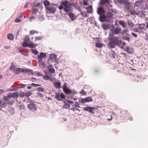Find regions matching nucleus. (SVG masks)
<instances>
[{
    "instance_id": "nucleus-1",
    "label": "nucleus",
    "mask_w": 148,
    "mask_h": 148,
    "mask_svg": "<svg viewBox=\"0 0 148 148\" xmlns=\"http://www.w3.org/2000/svg\"><path fill=\"white\" fill-rule=\"evenodd\" d=\"M57 7L58 5L57 4L51 3L49 6L46 7V10H47L46 12L49 14H53L56 12V8Z\"/></svg>"
},
{
    "instance_id": "nucleus-2",
    "label": "nucleus",
    "mask_w": 148,
    "mask_h": 148,
    "mask_svg": "<svg viewBox=\"0 0 148 148\" xmlns=\"http://www.w3.org/2000/svg\"><path fill=\"white\" fill-rule=\"evenodd\" d=\"M35 103V102L31 101L27 106L29 109L33 112L36 111L37 109V106L36 105Z\"/></svg>"
},
{
    "instance_id": "nucleus-3",
    "label": "nucleus",
    "mask_w": 148,
    "mask_h": 148,
    "mask_svg": "<svg viewBox=\"0 0 148 148\" xmlns=\"http://www.w3.org/2000/svg\"><path fill=\"white\" fill-rule=\"evenodd\" d=\"M65 96L63 93L59 94V93L56 92L55 93V98L57 99L58 101H61L63 99L65 98Z\"/></svg>"
},
{
    "instance_id": "nucleus-4",
    "label": "nucleus",
    "mask_w": 148,
    "mask_h": 148,
    "mask_svg": "<svg viewBox=\"0 0 148 148\" xmlns=\"http://www.w3.org/2000/svg\"><path fill=\"white\" fill-rule=\"evenodd\" d=\"M67 85L68 84L66 83L65 82L62 87L63 91L66 94H67V93H70L71 92V89L67 88Z\"/></svg>"
},
{
    "instance_id": "nucleus-5",
    "label": "nucleus",
    "mask_w": 148,
    "mask_h": 148,
    "mask_svg": "<svg viewBox=\"0 0 148 148\" xmlns=\"http://www.w3.org/2000/svg\"><path fill=\"white\" fill-rule=\"evenodd\" d=\"M95 109V107H87L83 108V110H84L88 111L89 112L92 114H94L95 113L94 110Z\"/></svg>"
},
{
    "instance_id": "nucleus-6",
    "label": "nucleus",
    "mask_w": 148,
    "mask_h": 148,
    "mask_svg": "<svg viewBox=\"0 0 148 148\" xmlns=\"http://www.w3.org/2000/svg\"><path fill=\"white\" fill-rule=\"evenodd\" d=\"M99 20L101 22H107L108 20L106 15L104 14L99 15Z\"/></svg>"
},
{
    "instance_id": "nucleus-7",
    "label": "nucleus",
    "mask_w": 148,
    "mask_h": 148,
    "mask_svg": "<svg viewBox=\"0 0 148 148\" xmlns=\"http://www.w3.org/2000/svg\"><path fill=\"white\" fill-rule=\"evenodd\" d=\"M97 12L99 15H100L105 14V11L102 7H99L97 8Z\"/></svg>"
},
{
    "instance_id": "nucleus-8",
    "label": "nucleus",
    "mask_w": 148,
    "mask_h": 148,
    "mask_svg": "<svg viewBox=\"0 0 148 148\" xmlns=\"http://www.w3.org/2000/svg\"><path fill=\"white\" fill-rule=\"evenodd\" d=\"M136 25L138 26V29L140 30H141L143 31V30H145L146 28L145 27V24L144 23L137 24Z\"/></svg>"
},
{
    "instance_id": "nucleus-9",
    "label": "nucleus",
    "mask_w": 148,
    "mask_h": 148,
    "mask_svg": "<svg viewBox=\"0 0 148 148\" xmlns=\"http://www.w3.org/2000/svg\"><path fill=\"white\" fill-rule=\"evenodd\" d=\"M71 90V93H67V94H70L73 93V95L72 96H71L70 97H69L68 98H70L72 99L76 100V99L73 98V96L74 95L76 94L77 93V91L74 89H73V90Z\"/></svg>"
},
{
    "instance_id": "nucleus-10",
    "label": "nucleus",
    "mask_w": 148,
    "mask_h": 148,
    "mask_svg": "<svg viewBox=\"0 0 148 148\" xmlns=\"http://www.w3.org/2000/svg\"><path fill=\"white\" fill-rule=\"evenodd\" d=\"M54 87L57 89H59L61 87V83L59 82H54L53 83Z\"/></svg>"
},
{
    "instance_id": "nucleus-11",
    "label": "nucleus",
    "mask_w": 148,
    "mask_h": 148,
    "mask_svg": "<svg viewBox=\"0 0 148 148\" xmlns=\"http://www.w3.org/2000/svg\"><path fill=\"white\" fill-rule=\"evenodd\" d=\"M25 69H24L20 68H18L15 71V74H18L20 72L22 73H25Z\"/></svg>"
},
{
    "instance_id": "nucleus-12",
    "label": "nucleus",
    "mask_w": 148,
    "mask_h": 148,
    "mask_svg": "<svg viewBox=\"0 0 148 148\" xmlns=\"http://www.w3.org/2000/svg\"><path fill=\"white\" fill-rule=\"evenodd\" d=\"M121 28L116 27L114 29L113 32L116 34H119L121 33Z\"/></svg>"
},
{
    "instance_id": "nucleus-13",
    "label": "nucleus",
    "mask_w": 148,
    "mask_h": 148,
    "mask_svg": "<svg viewBox=\"0 0 148 148\" xmlns=\"http://www.w3.org/2000/svg\"><path fill=\"white\" fill-rule=\"evenodd\" d=\"M110 55L111 58L113 59H114L116 56V54L113 50H111L110 53Z\"/></svg>"
},
{
    "instance_id": "nucleus-14",
    "label": "nucleus",
    "mask_w": 148,
    "mask_h": 148,
    "mask_svg": "<svg viewBox=\"0 0 148 148\" xmlns=\"http://www.w3.org/2000/svg\"><path fill=\"white\" fill-rule=\"evenodd\" d=\"M127 23L130 28H132L134 27V24L131 20H128Z\"/></svg>"
},
{
    "instance_id": "nucleus-15",
    "label": "nucleus",
    "mask_w": 148,
    "mask_h": 148,
    "mask_svg": "<svg viewBox=\"0 0 148 148\" xmlns=\"http://www.w3.org/2000/svg\"><path fill=\"white\" fill-rule=\"evenodd\" d=\"M143 1H136L135 3V6L139 7L140 8L142 7V4L143 3Z\"/></svg>"
},
{
    "instance_id": "nucleus-16",
    "label": "nucleus",
    "mask_w": 148,
    "mask_h": 148,
    "mask_svg": "<svg viewBox=\"0 0 148 148\" xmlns=\"http://www.w3.org/2000/svg\"><path fill=\"white\" fill-rule=\"evenodd\" d=\"M110 39H111L112 40H111V42H112L114 44L116 45H117L118 44V42H119V41L118 39L114 38L112 39V38H109Z\"/></svg>"
},
{
    "instance_id": "nucleus-17",
    "label": "nucleus",
    "mask_w": 148,
    "mask_h": 148,
    "mask_svg": "<svg viewBox=\"0 0 148 148\" xmlns=\"http://www.w3.org/2000/svg\"><path fill=\"white\" fill-rule=\"evenodd\" d=\"M109 47L110 49H113L115 47L116 45L111 42V41H110L108 43Z\"/></svg>"
},
{
    "instance_id": "nucleus-18",
    "label": "nucleus",
    "mask_w": 148,
    "mask_h": 148,
    "mask_svg": "<svg viewBox=\"0 0 148 148\" xmlns=\"http://www.w3.org/2000/svg\"><path fill=\"white\" fill-rule=\"evenodd\" d=\"M25 73H28V75H33L34 73L33 70L28 69H25Z\"/></svg>"
},
{
    "instance_id": "nucleus-19",
    "label": "nucleus",
    "mask_w": 148,
    "mask_h": 148,
    "mask_svg": "<svg viewBox=\"0 0 148 148\" xmlns=\"http://www.w3.org/2000/svg\"><path fill=\"white\" fill-rule=\"evenodd\" d=\"M52 67L51 65H49L48 67V69L49 71L51 73H53L55 72V70L53 68H51Z\"/></svg>"
},
{
    "instance_id": "nucleus-20",
    "label": "nucleus",
    "mask_w": 148,
    "mask_h": 148,
    "mask_svg": "<svg viewBox=\"0 0 148 148\" xmlns=\"http://www.w3.org/2000/svg\"><path fill=\"white\" fill-rule=\"evenodd\" d=\"M46 53L41 52L40 55H38V58H42L46 57Z\"/></svg>"
},
{
    "instance_id": "nucleus-21",
    "label": "nucleus",
    "mask_w": 148,
    "mask_h": 148,
    "mask_svg": "<svg viewBox=\"0 0 148 148\" xmlns=\"http://www.w3.org/2000/svg\"><path fill=\"white\" fill-rule=\"evenodd\" d=\"M69 16L71 20L73 21L75 19V15L72 13H69Z\"/></svg>"
},
{
    "instance_id": "nucleus-22",
    "label": "nucleus",
    "mask_w": 148,
    "mask_h": 148,
    "mask_svg": "<svg viewBox=\"0 0 148 148\" xmlns=\"http://www.w3.org/2000/svg\"><path fill=\"white\" fill-rule=\"evenodd\" d=\"M71 7L69 5L66 6L64 7V10L66 12H69L70 11Z\"/></svg>"
},
{
    "instance_id": "nucleus-23",
    "label": "nucleus",
    "mask_w": 148,
    "mask_h": 148,
    "mask_svg": "<svg viewBox=\"0 0 148 148\" xmlns=\"http://www.w3.org/2000/svg\"><path fill=\"white\" fill-rule=\"evenodd\" d=\"M56 57L57 55L56 54H51L49 56V59L50 60L54 59L55 60V62H56L57 61L56 60Z\"/></svg>"
},
{
    "instance_id": "nucleus-24",
    "label": "nucleus",
    "mask_w": 148,
    "mask_h": 148,
    "mask_svg": "<svg viewBox=\"0 0 148 148\" xmlns=\"http://www.w3.org/2000/svg\"><path fill=\"white\" fill-rule=\"evenodd\" d=\"M113 13L110 12H109L106 14V16L107 18H109V19H111L113 16Z\"/></svg>"
},
{
    "instance_id": "nucleus-25",
    "label": "nucleus",
    "mask_w": 148,
    "mask_h": 148,
    "mask_svg": "<svg viewBox=\"0 0 148 148\" xmlns=\"http://www.w3.org/2000/svg\"><path fill=\"white\" fill-rule=\"evenodd\" d=\"M125 51H126L128 53L130 54L132 53L133 52L132 48L128 47H127L126 49L125 50Z\"/></svg>"
},
{
    "instance_id": "nucleus-26",
    "label": "nucleus",
    "mask_w": 148,
    "mask_h": 148,
    "mask_svg": "<svg viewBox=\"0 0 148 148\" xmlns=\"http://www.w3.org/2000/svg\"><path fill=\"white\" fill-rule=\"evenodd\" d=\"M118 2L120 3L124 4L126 5H127L129 4L128 1H127V0H119Z\"/></svg>"
},
{
    "instance_id": "nucleus-27",
    "label": "nucleus",
    "mask_w": 148,
    "mask_h": 148,
    "mask_svg": "<svg viewBox=\"0 0 148 148\" xmlns=\"http://www.w3.org/2000/svg\"><path fill=\"white\" fill-rule=\"evenodd\" d=\"M87 10V12L88 13H90L92 11V6L91 5L88 6V7H84Z\"/></svg>"
},
{
    "instance_id": "nucleus-28",
    "label": "nucleus",
    "mask_w": 148,
    "mask_h": 148,
    "mask_svg": "<svg viewBox=\"0 0 148 148\" xmlns=\"http://www.w3.org/2000/svg\"><path fill=\"white\" fill-rule=\"evenodd\" d=\"M8 38L11 40H12L14 38V36L13 35L11 34H9L7 35Z\"/></svg>"
},
{
    "instance_id": "nucleus-29",
    "label": "nucleus",
    "mask_w": 148,
    "mask_h": 148,
    "mask_svg": "<svg viewBox=\"0 0 148 148\" xmlns=\"http://www.w3.org/2000/svg\"><path fill=\"white\" fill-rule=\"evenodd\" d=\"M12 65L9 68V70L12 71H13L15 73V66L14 65H13V63H11Z\"/></svg>"
},
{
    "instance_id": "nucleus-30",
    "label": "nucleus",
    "mask_w": 148,
    "mask_h": 148,
    "mask_svg": "<svg viewBox=\"0 0 148 148\" xmlns=\"http://www.w3.org/2000/svg\"><path fill=\"white\" fill-rule=\"evenodd\" d=\"M32 13L34 14H36V13L38 12V10L36 8H32L31 9Z\"/></svg>"
},
{
    "instance_id": "nucleus-31",
    "label": "nucleus",
    "mask_w": 148,
    "mask_h": 148,
    "mask_svg": "<svg viewBox=\"0 0 148 148\" xmlns=\"http://www.w3.org/2000/svg\"><path fill=\"white\" fill-rule=\"evenodd\" d=\"M43 4L45 8L46 7H48L51 4L47 0L43 2Z\"/></svg>"
},
{
    "instance_id": "nucleus-32",
    "label": "nucleus",
    "mask_w": 148,
    "mask_h": 148,
    "mask_svg": "<svg viewBox=\"0 0 148 148\" xmlns=\"http://www.w3.org/2000/svg\"><path fill=\"white\" fill-rule=\"evenodd\" d=\"M18 97V93L17 92H12V97L13 98H17Z\"/></svg>"
},
{
    "instance_id": "nucleus-33",
    "label": "nucleus",
    "mask_w": 148,
    "mask_h": 148,
    "mask_svg": "<svg viewBox=\"0 0 148 148\" xmlns=\"http://www.w3.org/2000/svg\"><path fill=\"white\" fill-rule=\"evenodd\" d=\"M41 5V3H40L38 2L36 4L33 3L31 4V7L33 8L34 7H37L40 6Z\"/></svg>"
},
{
    "instance_id": "nucleus-34",
    "label": "nucleus",
    "mask_w": 148,
    "mask_h": 148,
    "mask_svg": "<svg viewBox=\"0 0 148 148\" xmlns=\"http://www.w3.org/2000/svg\"><path fill=\"white\" fill-rule=\"evenodd\" d=\"M119 24L121 25L123 27L125 28L126 27V25L124 21L120 20L119 21Z\"/></svg>"
},
{
    "instance_id": "nucleus-35",
    "label": "nucleus",
    "mask_w": 148,
    "mask_h": 148,
    "mask_svg": "<svg viewBox=\"0 0 148 148\" xmlns=\"http://www.w3.org/2000/svg\"><path fill=\"white\" fill-rule=\"evenodd\" d=\"M85 98H81L79 100V103H84L86 102Z\"/></svg>"
},
{
    "instance_id": "nucleus-36",
    "label": "nucleus",
    "mask_w": 148,
    "mask_h": 148,
    "mask_svg": "<svg viewBox=\"0 0 148 148\" xmlns=\"http://www.w3.org/2000/svg\"><path fill=\"white\" fill-rule=\"evenodd\" d=\"M96 47L98 48H101L102 47L103 44L100 42H96L95 43Z\"/></svg>"
},
{
    "instance_id": "nucleus-37",
    "label": "nucleus",
    "mask_w": 148,
    "mask_h": 148,
    "mask_svg": "<svg viewBox=\"0 0 148 148\" xmlns=\"http://www.w3.org/2000/svg\"><path fill=\"white\" fill-rule=\"evenodd\" d=\"M109 0H101L100 2L101 5H105L106 3H108V1Z\"/></svg>"
},
{
    "instance_id": "nucleus-38",
    "label": "nucleus",
    "mask_w": 148,
    "mask_h": 148,
    "mask_svg": "<svg viewBox=\"0 0 148 148\" xmlns=\"http://www.w3.org/2000/svg\"><path fill=\"white\" fill-rule=\"evenodd\" d=\"M102 26L103 29L105 30H106L109 28V26L108 25L103 24L102 25Z\"/></svg>"
},
{
    "instance_id": "nucleus-39",
    "label": "nucleus",
    "mask_w": 148,
    "mask_h": 148,
    "mask_svg": "<svg viewBox=\"0 0 148 148\" xmlns=\"http://www.w3.org/2000/svg\"><path fill=\"white\" fill-rule=\"evenodd\" d=\"M64 104L63 105V107L65 108H69L70 107V105L69 104H68L64 102Z\"/></svg>"
},
{
    "instance_id": "nucleus-40",
    "label": "nucleus",
    "mask_w": 148,
    "mask_h": 148,
    "mask_svg": "<svg viewBox=\"0 0 148 148\" xmlns=\"http://www.w3.org/2000/svg\"><path fill=\"white\" fill-rule=\"evenodd\" d=\"M45 19L44 17L43 16H39L38 19V21H42Z\"/></svg>"
},
{
    "instance_id": "nucleus-41",
    "label": "nucleus",
    "mask_w": 148,
    "mask_h": 148,
    "mask_svg": "<svg viewBox=\"0 0 148 148\" xmlns=\"http://www.w3.org/2000/svg\"><path fill=\"white\" fill-rule=\"evenodd\" d=\"M86 100V102H91L93 100L91 97H88L85 98Z\"/></svg>"
},
{
    "instance_id": "nucleus-42",
    "label": "nucleus",
    "mask_w": 148,
    "mask_h": 148,
    "mask_svg": "<svg viewBox=\"0 0 148 148\" xmlns=\"http://www.w3.org/2000/svg\"><path fill=\"white\" fill-rule=\"evenodd\" d=\"M7 102L8 105H10V106L12 105L14 103V101L12 100H8Z\"/></svg>"
},
{
    "instance_id": "nucleus-43",
    "label": "nucleus",
    "mask_w": 148,
    "mask_h": 148,
    "mask_svg": "<svg viewBox=\"0 0 148 148\" xmlns=\"http://www.w3.org/2000/svg\"><path fill=\"white\" fill-rule=\"evenodd\" d=\"M81 14L83 16L85 17H87L88 16L87 14L84 12H81Z\"/></svg>"
},
{
    "instance_id": "nucleus-44",
    "label": "nucleus",
    "mask_w": 148,
    "mask_h": 148,
    "mask_svg": "<svg viewBox=\"0 0 148 148\" xmlns=\"http://www.w3.org/2000/svg\"><path fill=\"white\" fill-rule=\"evenodd\" d=\"M77 4V2H72L71 3H69V5L71 6H75Z\"/></svg>"
},
{
    "instance_id": "nucleus-45",
    "label": "nucleus",
    "mask_w": 148,
    "mask_h": 148,
    "mask_svg": "<svg viewBox=\"0 0 148 148\" xmlns=\"http://www.w3.org/2000/svg\"><path fill=\"white\" fill-rule=\"evenodd\" d=\"M43 78L45 80H48L49 79V77L46 75H44L43 77Z\"/></svg>"
},
{
    "instance_id": "nucleus-46",
    "label": "nucleus",
    "mask_w": 148,
    "mask_h": 148,
    "mask_svg": "<svg viewBox=\"0 0 148 148\" xmlns=\"http://www.w3.org/2000/svg\"><path fill=\"white\" fill-rule=\"evenodd\" d=\"M123 40H127L129 42H130V38L129 37L127 36H125L123 37Z\"/></svg>"
},
{
    "instance_id": "nucleus-47",
    "label": "nucleus",
    "mask_w": 148,
    "mask_h": 148,
    "mask_svg": "<svg viewBox=\"0 0 148 148\" xmlns=\"http://www.w3.org/2000/svg\"><path fill=\"white\" fill-rule=\"evenodd\" d=\"M32 94L31 92H26L25 95L26 97H28L31 96Z\"/></svg>"
},
{
    "instance_id": "nucleus-48",
    "label": "nucleus",
    "mask_w": 148,
    "mask_h": 148,
    "mask_svg": "<svg viewBox=\"0 0 148 148\" xmlns=\"http://www.w3.org/2000/svg\"><path fill=\"white\" fill-rule=\"evenodd\" d=\"M68 4V1H64L62 2L61 3V5H62L64 6H66L68 5H67Z\"/></svg>"
},
{
    "instance_id": "nucleus-49",
    "label": "nucleus",
    "mask_w": 148,
    "mask_h": 148,
    "mask_svg": "<svg viewBox=\"0 0 148 148\" xmlns=\"http://www.w3.org/2000/svg\"><path fill=\"white\" fill-rule=\"evenodd\" d=\"M134 31L136 32H138L139 33H143V31L141 30H140L138 29H134Z\"/></svg>"
},
{
    "instance_id": "nucleus-50",
    "label": "nucleus",
    "mask_w": 148,
    "mask_h": 148,
    "mask_svg": "<svg viewBox=\"0 0 148 148\" xmlns=\"http://www.w3.org/2000/svg\"><path fill=\"white\" fill-rule=\"evenodd\" d=\"M31 52L35 55H37L38 53V51L34 49H32L31 50Z\"/></svg>"
},
{
    "instance_id": "nucleus-51",
    "label": "nucleus",
    "mask_w": 148,
    "mask_h": 148,
    "mask_svg": "<svg viewBox=\"0 0 148 148\" xmlns=\"http://www.w3.org/2000/svg\"><path fill=\"white\" fill-rule=\"evenodd\" d=\"M28 43H27V42H25L24 41V42L22 44V46L24 47H28Z\"/></svg>"
},
{
    "instance_id": "nucleus-52",
    "label": "nucleus",
    "mask_w": 148,
    "mask_h": 148,
    "mask_svg": "<svg viewBox=\"0 0 148 148\" xmlns=\"http://www.w3.org/2000/svg\"><path fill=\"white\" fill-rule=\"evenodd\" d=\"M30 34H34V33H38V32L35 30H32L30 31Z\"/></svg>"
},
{
    "instance_id": "nucleus-53",
    "label": "nucleus",
    "mask_w": 148,
    "mask_h": 148,
    "mask_svg": "<svg viewBox=\"0 0 148 148\" xmlns=\"http://www.w3.org/2000/svg\"><path fill=\"white\" fill-rule=\"evenodd\" d=\"M80 94H82V95H86V92H84L83 90H82V91L80 92Z\"/></svg>"
},
{
    "instance_id": "nucleus-54",
    "label": "nucleus",
    "mask_w": 148,
    "mask_h": 148,
    "mask_svg": "<svg viewBox=\"0 0 148 148\" xmlns=\"http://www.w3.org/2000/svg\"><path fill=\"white\" fill-rule=\"evenodd\" d=\"M28 47L29 48H33L34 47V45L33 43L29 44L28 43Z\"/></svg>"
},
{
    "instance_id": "nucleus-55",
    "label": "nucleus",
    "mask_w": 148,
    "mask_h": 148,
    "mask_svg": "<svg viewBox=\"0 0 148 148\" xmlns=\"http://www.w3.org/2000/svg\"><path fill=\"white\" fill-rule=\"evenodd\" d=\"M71 110L73 111H75V110H77L79 112H80V110L78 108H76L72 107L71 108Z\"/></svg>"
},
{
    "instance_id": "nucleus-56",
    "label": "nucleus",
    "mask_w": 148,
    "mask_h": 148,
    "mask_svg": "<svg viewBox=\"0 0 148 148\" xmlns=\"http://www.w3.org/2000/svg\"><path fill=\"white\" fill-rule=\"evenodd\" d=\"M8 104L7 103V102H4L3 103H2L1 105V107L3 108L4 107H5V106H6Z\"/></svg>"
},
{
    "instance_id": "nucleus-57",
    "label": "nucleus",
    "mask_w": 148,
    "mask_h": 148,
    "mask_svg": "<svg viewBox=\"0 0 148 148\" xmlns=\"http://www.w3.org/2000/svg\"><path fill=\"white\" fill-rule=\"evenodd\" d=\"M29 40H30L29 38L28 37H26L25 38L24 41L25 42H27L29 41Z\"/></svg>"
},
{
    "instance_id": "nucleus-58",
    "label": "nucleus",
    "mask_w": 148,
    "mask_h": 148,
    "mask_svg": "<svg viewBox=\"0 0 148 148\" xmlns=\"http://www.w3.org/2000/svg\"><path fill=\"white\" fill-rule=\"evenodd\" d=\"M7 96L9 98L12 97V92L8 93L7 94Z\"/></svg>"
},
{
    "instance_id": "nucleus-59",
    "label": "nucleus",
    "mask_w": 148,
    "mask_h": 148,
    "mask_svg": "<svg viewBox=\"0 0 148 148\" xmlns=\"http://www.w3.org/2000/svg\"><path fill=\"white\" fill-rule=\"evenodd\" d=\"M37 90L38 91L43 92L44 89L41 87H39L37 88Z\"/></svg>"
},
{
    "instance_id": "nucleus-60",
    "label": "nucleus",
    "mask_w": 148,
    "mask_h": 148,
    "mask_svg": "<svg viewBox=\"0 0 148 148\" xmlns=\"http://www.w3.org/2000/svg\"><path fill=\"white\" fill-rule=\"evenodd\" d=\"M9 98H8V96H4L3 97V99L5 101H7L9 99Z\"/></svg>"
},
{
    "instance_id": "nucleus-61",
    "label": "nucleus",
    "mask_w": 148,
    "mask_h": 148,
    "mask_svg": "<svg viewBox=\"0 0 148 148\" xmlns=\"http://www.w3.org/2000/svg\"><path fill=\"white\" fill-rule=\"evenodd\" d=\"M15 21L16 23H20L21 21V20L17 18L15 19Z\"/></svg>"
},
{
    "instance_id": "nucleus-62",
    "label": "nucleus",
    "mask_w": 148,
    "mask_h": 148,
    "mask_svg": "<svg viewBox=\"0 0 148 148\" xmlns=\"http://www.w3.org/2000/svg\"><path fill=\"white\" fill-rule=\"evenodd\" d=\"M20 31H21L20 29H19V30H18V31L15 34V36H16V39H17V36H18V35L19 34V32H20Z\"/></svg>"
},
{
    "instance_id": "nucleus-63",
    "label": "nucleus",
    "mask_w": 148,
    "mask_h": 148,
    "mask_svg": "<svg viewBox=\"0 0 148 148\" xmlns=\"http://www.w3.org/2000/svg\"><path fill=\"white\" fill-rule=\"evenodd\" d=\"M42 37L41 36H37L35 37L36 40H40L42 39Z\"/></svg>"
},
{
    "instance_id": "nucleus-64",
    "label": "nucleus",
    "mask_w": 148,
    "mask_h": 148,
    "mask_svg": "<svg viewBox=\"0 0 148 148\" xmlns=\"http://www.w3.org/2000/svg\"><path fill=\"white\" fill-rule=\"evenodd\" d=\"M31 81L32 82H34L35 81H36L37 80V79L34 77H32L31 78Z\"/></svg>"
}]
</instances>
